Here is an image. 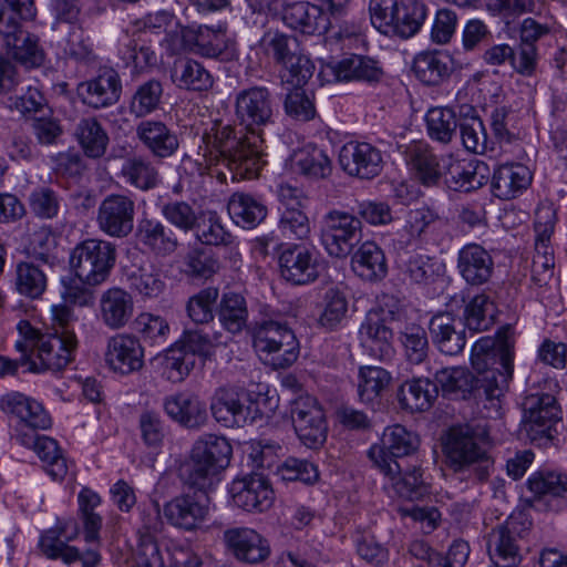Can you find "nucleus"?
<instances>
[{
  "mask_svg": "<svg viewBox=\"0 0 567 567\" xmlns=\"http://www.w3.org/2000/svg\"><path fill=\"white\" fill-rule=\"evenodd\" d=\"M226 29L225 22H218L214 25H198L195 31V43L198 48V53L208 58L218 56L225 45Z\"/></svg>",
  "mask_w": 567,
  "mask_h": 567,
  "instance_id": "obj_62",
  "label": "nucleus"
},
{
  "mask_svg": "<svg viewBox=\"0 0 567 567\" xmlns=\"http://www.w3.org/2000/svg\"><path fill=\"white\" fill-rule=\"evenodd\" d=\"M429 329L433 342L441 352L455 355L464 349L465 337L462 332L455 330V319L451 313L435 315L430 321Z\"/></svg>",
  "mask_w": 567,
  "mask_h": 567,
  "instance_id": "obj_40",
  "label": "nucleus"
},
{
  "mask_svg": "<svg viewBox=\"0 0 567 567\" xmlns=\"http://www.w3.org/2000/svg\"><path fill=\"white\" fill-rule=\"evenodd\" d=\"M75 136L86 156L99 158L104 155L109 136L95 117L82 118L75 128Z\"/></svg>",
  "mask_w": 567,
  "mask_h": 567,
  "instance_id": "obj_51",
  "label": "nucleus"
},
{
  "mask_svg": "<svg viewBox=\"0 0 567 567\" xmlns=\"http://www.w3.org/2000/svg\"><path fill=\"white\" fill-rule=\"evenodd\" d=\"M47 289V277L41 269L28 261L16 268V290L30 299H40Z\"/></svg>",
  "mask_w": 567,
  "mask_h": 567,
  "instance_id": "obj_59",
  "label": "nucleus"
},
{
  "mask_svg": "<svg viewBox=\"0 0 567 567\" xmlns=\"http://www.w3.org/2000/svg\"><path fill=\"white\" fill-rule=\"evenodd\" d=\"M162 374L171 382H182L195 365L194 354L178 343L158 357Z\"/></svg>",
  "mask_w": 567,
  "mask_h": 567,
  "instance_id": "obj_53",
  "label": "nucleus"
},
{
  "mask_svg": "<svg viewBox=\"0 0 567 567\" xmlns=\"http://www.w3.org/2000/svg\"><path fill=\"white\" fill-rule=\"evenodd\" d=\"M101 503V496L89 487L82 488L78 495L79 515L83 526V537L86 543H100L103 518L95 512V508Z\"/></svg>",
  "mask_w": 567,
  "mask_h": 567,
  "instance_id": "obj_44",
  "label": "nucleus"
},
{
  "mask_svg": "<svg viewBox=\"0 0 567 567\" xmlns=\"http://www.w3.org/2000/svg\"><path fill=\"white\" fill-rule=\"evenodd\" d=\"M280 274L293 285L313 282L326 269L319 250H282L279 256Z\"/></svg>",
  "mask_w": 567,
  "mask_h": 567,
  "instance_id": "obj_17",
  "label": "nucleus"
},
{
  "mask_svg": "<svg viewBox=\"0 0 567 567\" xmlns=\"http://www.w3.org/2000/svg\"><path fill=\"white\" fill-rule=\"evenodd\" d=\"M8 53L18 62L27 66L40 65L43 52L39 47L38 38L22 29L3 40Z\"/></svg>",
  "mask_w": 567,
  "mask_h": 567,
  "instance_id": "obj_50",
  "label": "nucleus"
},
{
  "mask_svg": "<svg viewBox=\"0 0 567 567\" xmlns=\"http://www.w3.org/2000/svg\"><path fill=\"white\" fill-rule=\"evenodd\" d=\"M227 549L239 561L257 565L270 555V545L257 530L249 527L229 528L224 533Z\"/></svg>",
  "mask_w": 567,
  "mask_h": 567,
  "instance_id": "obj_20",
  "label": "nucleus"
},
{
  "mask_svg": "<svg viewBox=\"0 0 567 567\" xmlns=\"http://www.w3.org/2000/svg\"><path fill=\"white\" fill-rule=\"evenodd\" d=\"M235 115L245 128V135L264 137L265 128L274 124L271 94L265 86L239 91L235 96Z\"/></svg>",
  "mask_w": 567,
  "mask_h": 567,
  "instance_id": "obj_7",
  "label": "nucleus"
},
{
  "mask_svg": "<svg viewBox=\"0 0 567 567\" xmlns=\"http://www.w3.org/2000/svg\"><path fill=\"white\" fill-rule=\"evenodd\" d=\"M523 406L529 431L546 434L561 419L556 399L551 394H530L524 400Z\"/></svg>",
  "mask_w": 567,
  "mask_h": 567,
  "instance_id": "obj_30",
  "label": "nucleus"
},
{
  "mask_svg": "<svg viewBox=\"0 0 567 567\" xmlns=\"http://www.w3.org/2000/svg\"><path fill=\"white\" fill-rule=\"evenodd\" d=\"M487 551L495 566L516 567L520 564L523 556L513 518L489 533Z\"/></svg>",
  "mask_w": 567,
  "mask_h": 567,
  "instance_id": "obj_23",
  "label": "nucleus"
},
{
  "mask_svg": "<svg viewBox=\"0 0 567 567\" xmlns=\"http://www.w3.org/2000/svg\"><path fill=\"white\" fill-rule=\"evenodd\" d=\"M326 71L333 75L334 81L379 82L383 71L371 58L352 54L334 64H328Z\"/></svg>",
  "mask_w": 567,
  "mask_h": 567,
  "instance_id": "obj_32",
  "label": "nucleus"
},
{
  "mask_svg": "<svg viewBox=\"0 0 567 567\" xmlns=\"http://www.w3.org/2000/svg\"><path fill=\"white\" fill-rule=\"evenodd\" d=\"M353 272L367 281H377L388 272L386 258L383 250H355L351 257Z\"/></svg>",
  "mask_w": 567,
  "mask_h": 567,
  "instance_id": "obj_55",
  "label": "nucleus"
},
{
  "mask_svg": "<svg viewBox=\"0 0 567 567\" xmlns=\"http://www.w3.org/2000/svg\"><path fill=\"white\" fill-rule=\"evenodd\" d=\"M79 91L85 104L94 109H101L118 101L122 84L114 69L102 68L95 78L81 83Z\"/></svg>",
  "mask_w": 567,
  "mask_h": 567,
  "instance_id": "obj_24",
  "label": "nucleus"
},
{
  "mask_svg": "<svg viewBox=\"0 0 567 567\" xmlns=\"http://www.w3.org/2000/svg\"><path fill=\"white\" fill-rule=\"evenodd\" d=\"M79 533L80 529L75 519L58 520L54 527L41 535L40 550L47 558L61 559L66 565L81 561L82 567H97L102 560L99 550L87 549L81 553L78 547L68 544L76 539Z\"/></svg>",
  "mask_w": 567,
  "mask_h": 567,
  "instance_id": "obj_6",
  "label": "nucleus"
},
{
  "mask_svg": "<svg viewBox=\"0 0 567 567\" xmlns=\"http://www.w3.org/2000/svg\"><path fill=\"white\" fill-rule=\"evenodd\" d=\"M405 161L415 178L425 186L436 185L442 177V162H437L425 144L414 143L408 146Z\"/></svg>",
  "mask_w": 567,
  "mask_h": 567,
  "instance_id": "obj_35",
  "label": "nucleus"
},
{
  "mask_svg": "<svg viewBox=\"0 0 567 567\" xmlns=\"http://www.w3.org/2000/svg\"><path fill=\"white\" fill-rule=\"evenodd\" d=\"M282 20L289 28L305 34H320L329 29L323 10L303 1L287 4L282 11Z\"/></svg>",
  "mask_w": 567,
  "mask_h": 567,
  "instance_id": "obj_29",
  "label": "nucleus"
},
{
  "mask_svg": "<svg viewBox=\"0 0 567 567\" xmlns=\"http://www.w3.org/2000/svg\"><path fill=\"white\" fill-rule=\"evenodd\" d=\"M265 138L258 135H245L244 143L231 153L225 165L234 179H252L266 164Z\"/></svg>",
  "mask_w": 567,
  "mask_h": 567,
  "instance_id": "obj_22",
  "label": "nucleus"
},
{
  "mask_svg": "<svg viewBox=\"0 0 567 567\" xmlns=\"http://www.w3.org/2000/svg\"><path fill=\"white\" fill-rule=\"evenodd\" d=\"M172 80L178 87L194 91H207L213 85L210 73L203 64L192 59L175 62Z\"/></svg>",
  "mask_w": 567,
  "mask_h": 567,
  "instance_id": "obj_46",
  "label": "nucleus"
},
{
  "mask_svg": "<svg viewBox=\"0 0 567 567\" xmlns=\"http://www.w3.org/2000/svg\"><path fill=\"white\" fill-rule=\"evenodd\" d=\"M104 359L113 372L127 375L143 368L144 349L135 336L117 333L107 340Z\"/></svg>",
  "mask_w": 567,
  "mask_h": 567,
  "instance_id": "obj_16",
  "label": "nucleus"
},
{
  "mask_svg": "<svg viewBox=\"0 0 567 567\" xmlns=\"http://www.w3.org/2000/svg\"><path fill=\"white\" fill-rule=\"evenodd\" d=\"M136 238L140 244L153 248H169L178 245V239L174 231L154 219H142L138 223Z\"/></svg>",
  "mask_w": 567,
  "mask_h": 567,
  "instance_id": "obj_60",
  "label": "nucleus"
},
{
  "mask_svg": "<svg viewBox=\"0 0 567 567\" xmlns=\"http://www.w3.org/2000/svg\"><path fill=\"white\" fill-rule=\"evenodd\" d=\"M362 239L361 221L354 216L334 210L324 217L321 243L326 248L332 246L353 248L358 245H361L360 248H365L371 244L369 240L362 241Z\"/></svg>",
  "mask_w": 567,
  "mask_h": 567,
  "instance_id": "obj_19",
  "label": "nucleus"
},
{
  "mask_svg": "<svg viewBox=\"0 0 567 567\" xmlns=\"http://www.w3.org/2000/svg\"><path fill=\"white\" fill-rule=\"evenodd\" d=\"M31 450L42 461L44 470L53 480H62L66 475V460L54 439L43 435Z\"/></svg>",
  "mask_w": 567,
  "mask_h": 567,
  "instance_id": "obj_58",
  "label": "nucleus"
},
{
  "mask_svg": "<svg viewBox=\"0 0 567 567\" xmlns=\"http://www.w3.org/2000/svg\"><path fill=\"white\" fill-rule=\"evenodd\" d=\"M135 134L155 158H168L179 147L176 133L162 121L143 120L136 125Z\"/></svg>",
  "mask_w": 567,
  "mask_h": 567,
  "instance_id": "obj_25",
  "label": "nucleus"
},
{
  "mask_svg": "<svg viewBox=\"0 0 567 567\" xmlns=\"http://www.w3.org/2000/svg\"><path fill=\"white\" fill-rule=\"evenodd\" d=\"M260 45L264 52L281 68L300 53L297 39L279 31L266 32L260 40Z\"/></svg>",
  "mask_w": 567,
  "mask_h": 567,
  "instance_id": "obj_56",
  "label": "nucleus"
},
{
  "mask_svg": "<svg viewBox=\"0 0 567 567\" xmlns=\"http://www.w3.org/2000/svg\"><path fill=\"white\" fill-rule=\"evenodd\" d=\"M396 261L415 282H424L443 272V264L440 260L417 254L415 250H399Z\"/></svg>",
  "mask_w": 567,
  "mask_h": 567,
  "instance_id": "obj_49",
  "label": "nucleus"
},
{
  "mask_svg": "<svg viewBox=\"0 0 567 567\" xmlns=\"http://www.w3.org/2000/svg\"><path fill=\"white\" fill-rule=\"evenodd\" d=\"M291 419L299 440L310 449L321 446L327 439V421L323 409L316 398H298L292 405Z\"/></svg>",
  "mask_w": 567,
  "mask_h": 567,
  "instance_id": "obj_11",
  "label": "nucleus"
},
{
  "mask_svg": "<svg viewBox=\"0 0 567 567\" xmlns=\"http://www.w3.org/2000/svg\"><path fill=\"white\" fill-rule=\"evenodd\" d=\"M210 411L214 419L226 427L252 423L260 414L249 393L234 388L218 389L213 396Z\"/></svg>",
  "mask_w": 567,
  "mask_h": 567,
  "instance_id": "obj_9",
  "label": "nucleus"
},
{
  "mask_svg": "<svg viewBox=\"0 0 567 567\" xmlns=\"http://www.w3.org/2000/svg\"><path fill=\"white\" fill-rule=\"evenodd\" d=\"M134 329L145 342L151 344L164 343L169 333L166 319L151 312L140 313L134 321Z\"/></svg>",
  "mask_w": 567,
  "mask_h": 567,
  "instance_id": "obj_64",
  "label": "nucleus"
},
{
  "mask_svg": "<svg viewBox=\"0 0 567 567\" xmlns=\"http://www.w3.org/2000/svg\"><path fill=\"white\" fill-rule=\"evenodd\" d=\"M138 431L144 445L152 452H159L166 436V426L156 411L145 410L138 416Z\"/></svg>",
  "mask_w": 567,
  "mask_h": 567,
  "instance_id": "obj_61",
  "label": "nucleus"
},
{
  "mask_svg": "<svg viewBox=\"0 0 567 567\" xmlns=\"http://www.w3.org/2000/svg\"><path fill=\"white\" fill-rule=\"evenodd\" d=\"M76 317L72 308L54 305L51 308V332L42 333L29 321L21 320L18 326L20 340L16 348L28 353L29 370L35 373L64 370L75 359L79 340L73 329Z\"/></svg>",
  "mask_w": 567,
  "mask_h": 567,
  "instance_id": "obj_2",
  "label": "nucleus"
},
{
  "mask_svg": "<svg viewBox=\"0 0 567 567\" xmlns=\"http://www.w3.org/2000/svg\"><path fill=\"white\" fill-rule=\"evenodd\" d=\"M163 409L173 421L189 429L200 427L207 420L205 403L192 394L169 395L165 398Z\"/></svg>",
  "mask_w": 567,
  "mask_h": 567,
  "instance_id": "obj_28",
  "label": "nucleus"
},
{
  "mask_svg": "<svg viewBox=\"0 0 567 567\" xmlns=\"http://www.w3.org/2000/svg\"><path fill=\"white\" fill-rule=\"evenodd\" d=\"M208 491L196 489L172 498L163 506V516L166 520L181 529L194 530L208 517Z\"/></svg>",
  "mask_w": 567,
  "mask_h": 567,
  "instance_id": "obj_12",
  "label": "nucleus"
},
{
  "mask_svg": "<svg viewBox=\"0 0 567 567\" xmlns=\"http://www.w3.org/2000/svg\"><path fill=\"white\" fill-rule=\"evenodd\" d=\"M509 327L498 332V342L492 337H482L473 348L471 362L477 377L462 367L443 368L434 375L436 383L446 394L465 398L474 389L483 390L491 406L499 409L501 398L508 388L514 372V341Z\"/></svg>",
  "mask_w": 567,
  "mask_h": 567,
  "instance_id": "obj_1",
  "label": "nucleus"
},
{
  "mask_svg": "<svg viewBox=\"0 0 567 567\" xmlns=\"http://www.w3.org/2000/svg\"><path fill=\"white\" fill-rule=\"evenodd\" d=\"M163 87L161 82L150 80L140 85L132 96L130 111L136 117H143L154 112L161 102Z\"/></svg>",
  "mask_w": 567,
  "mask_h": 567,
  "instance_id": "obj_63",
  "label": "nucleus"
},
{
  "mask_svg": "<svg viewBox=\"0 0 567 567\" xmlns=\"http://www.w3.org/2000/svg\"><path fill=\"white\" fill-rule=\"evenodd\" d=\"M244 138L245 134L238 136L231 125L215 123L202 136V145L225 163L231 153L244 143Z\"/></svg>",
  "mask_w": 567,
  "mask_h": 567,
  "instance_id": "obj_43",
  "label": "nucleus"
},
{
  "mask_svg": "<svg viewBox=\"0 0 567 567\" xmlns=\"http://www.w3.org/2000/svg\"><path fill=\"white\" fill-rule=\"evenodd\" d=\"M339 162L349 175L363 179L378 176L383 168L381 151L365 142H350L343 145Z\"/></svg>",
  "mask_w": 567,
  "mask_h": 567,
  "instance_id": "obj_18",
  "label": "nucleus"
},
{
  "mask_svg": "<svg viewBox=\"0 0 567 567\" xmlns=\"http://www.w3.org/2000/svg\"><path fill=\"white\" fill-rule=\"evenodd\" d=\"M35 16L33 0H0V35L7 39L19 32L22 20H31Z\"/></svg>",
  "mask_w": 567,
  "mask_h": 567,
  "instance_id": "obj_48",
  "label": "nucleus"
},
{
  "mask_svg": "<svg viewBox=\"0 0 567 567\" xmlns=\"http://www.w3.org/2000/svg\"><path fill=\"white\" fill-rule=\"evenodd\" d=\"M429 136L439 143L449 144L458 127L457 116L450 107H432L425 115Z\"/></svg>",
  "mask_w": 567,
  "mask_h": 567,
  "instance_id": "obj_52",
  "label": "nucleus"
},
{
  "mask_svg": "<svg viewBox=\"0 0 567 567\" xmlns=\"http://www.w3.org/2000/svg\"><path fill=\"white\" fill-rule=\"evenodd\" d=\"M392 381L391 373L381 367H361L358 372V394L362 402L380 398Z\"/></svg>",
  "mask_w": 567,
  "mask_h": 567,
  "instance_id": "obj_54",
  "label": "nucleus"
},
{
  "mask_svg": "<svg viewBox=\"0 0 567 567\" xmlns=\"http://www.w3.org/2000/svg\"><path fill=\"white\" fill-rule=\"evenodd\" d=\"M134 312L132 295L123 288L112 287L102 292L99 299V316L111 330L124 328Z\"/></svg>",
  "mask_w": 567,
  "mask_h": 567,
  "instance_id": "obj_26",
  "label": "nucleus"
},
{
  "mask_svg": "<svg viewBox=\"0 0 567 567\" xmlns=\"http://www.w3.org/2000/svg\"><path fill=\"white\" fill-rule=\"evenodd\" d=\"M252 347L259 359L275 370L291 367L300 353L293 331L275 320H265L255 327Z\"/></svg>",
  "mask_w": 567,
  "mask_h": 567,
  "instance_id": "obj_5",
  "label": "nucleus"
},
{
  "mask_svg": "<svg viewBox=\"0 0 567 567\" xmlns=\"http://www.w3.org/2000/svg\"><path fill=\"white\" fill-rule=\"evenodd\" d=\"M229 494L235 506L247 512H266L275 501L269 481L261 474H250L234 480Z\"/></svg>",
  "mask_w": 567,
  "mask_h": 567,
  "instance_id": "obj_14",
  "label": "nucleus"
},
{
  "mask_svg": "<svg viewBox=\"0 0 567 567\" xmlns=\"http://www.w3.org/2000/svg\"><path fill=\"white\" fill-rule=\"evenodd\" d=\"M532 183V173L527 166L518 163L499 165L493 174L492 189L501 199H512Z\"/></svg>",
  "mask_w": 567,
  "mask_h": 567,
  "instance_id": "obj_33",
  "label": "nucleus"
},
{
  "mask_svg": "<svg viewBox=\"0 0 567 567\" xmlns=\"http://www.w3.org/2000/svg\"><path fill=\"white\" fill-rule=\"evenodd\" d=\"M493 260L487 250H460L458 269L471 285H483L492 276Z\"/></svg>",
  "mask_w": 567,
  "mask_h": 567,
  "instance_id": "obj_47",
  "label": "nucleus"
},
{
  "mask_svg": "<svg viewBox=\"0 0 567 567\" xmlns=\"http://www.w3.org/2000/svg\"><path fill=\"white\" fill-rule=\"evenodd\" d=\"M427 16L426 6L420 0H401L395 12L392 33L389 37L409 39L422 28Z\"/></svg>",
  "mask_w": 567,
  "mask_h": 567,
  "instance_id": "obj_42",
  "label": "nucleus"
},
{
  "mask_svg": "<svg viewBox=\"0 0 567 567\" xmlns=\"http://www.w3.org/2000/svg\"><path fill=\"white\" fill-rule=\"evenodd\" d=\"M120 176L128 185L147 192L161 184V174L155 164L141 155L126 158L121 167Z\"/></svg>",
  "mask_w": 567,
  "mask_h": 567,
  "instance_id": "obj_38",
  "label": "nucleus"
},
{
  "mask_svg": "<svg viewBox=\"0 0 567 567\" xmlns=\"http://www.w3.org/2000/svg\"><path fill=\"white\" fill-rule=\"evenodd\" d=\"M70 267L89 286H97L110 276L115 264L114 250H72Z\"/></svg>",
  "mask_w": 567,
  "mask_h": 567,
  "instance_id": "obj_21",
  "label": "nucleus"
},
{
  "mask_svg": "<svg viewBox=\"0 0 567 567\" xmlns=\"http://www.w3.org/2000/svg\"><path fill=\"white\" fill-rule=\"evenodd\" d=\"M227 209L234 223L243 228H252L267 216L266 205L257 197L246 193H234Z\"/></svg>",
  "mask_w": 567,
  "mask_h": 567,
  "instance_id": "obj_39",
  "label": "nucleus"
},
{
  "mask_svg": "<svg viewBox=\"0 0 567 567\" xmlns=\"http://www.w3.org/2000/svg\"><path fill=\"white\" fill-rule=\"evenodd\" d=\"M497 312V306L488 295L477 293L465 303L464 324L473 332L487 331L495 324Z\"/></svg>",
  "mask_w": 567,
  "mask_h": 567,
  "instance_id": "obj_41",
  "label": "nucleus"
},
{
  "mask_svg": "<svg viewBox=\"0 0 567 567\" xmlns=\"http://www.w3.org/2000/svg\"><path fill=\"white\" fill-rule=\"evenodd\" d=\"M135 202L131 196L111 194L99 206L97 223L107 235L122 238L133 230Z\"/></svg>",
  "mask_w": 567,
  "mask_h": 567,
  "instance_id": "obj_15",
  "label": "nucleus"
},
{
  "mask_svg": "<svg viewBox=\"0 0 567 567\" xmlns=\"http://www.w3.org/2000/svg\"><path fill=\"white\" fill-rule=\"evenodd\" d=\"M290 167L292 172L312 179L326 178L332 171L331 159L328 154L312 144H308L292 153L290 156Z\"/></svg>",
  "mask_w": 567,
  "mask_h": 567,
  "instance_id": "obj_36",
  "label": "nucleus"
},
{
  "mask_svg": "<svg viewBox=\"0 0 567 567\" xmlns=\"http://www.w3.org/2000/svg\"><path fill=\"white\" fill-rule=\"evenodd\" d=\"M453 69V58L444 50L421 52L413 62L415 76L426 85L443 83L451 76Z\"/></svg>",
  "mask_w": 567,
  "mask_h": 567,
  "instance_id": "obj_31",
  "label": "nucleus"
},
{
  "mask_svg": "<svg viewBox=\"0 0 567 567\" xmlns=\"http://www.w3.org/2000/svg\"><path fill=\"white\" fill-rule=\"evenodd\" d=\"M489 449L487 431L468 425L452 427L443 445L451 468L478 482L486 481L494 468Z\"/></svg>",
  "mask_w": 567,
  "mask_h": 567,
  "instance_id": "obj_3",
  "label": "nucleus"
},
{
  "mask_svg": "<svg viewBox=\"0 0 567 567\" xmlns=\"http://www.w3.org/2000/svg\"><path fill=\"white\" fill-rule=\"evenodd\" d=\"M526 501L535 507L560 512L567 508V475L542 470L533 473L526 482Z\"/></svg>",
  "mask_w": 567,
  "mask_h": 567,
  "instance_id": "obj_10",
  "label": "nucleus"
},
{
  "mask_svg": "<svg viewBox=\"0 0 567 567\" xmlns=\"http://www.w3.org/2000/svg\"><path fill=\"white\" fill-rule=\"evenodd\" d=\"M383 475L389 478L392 488L402 498L420 499L430 492L429 484L417 465H411L402 472L398 464V470L394 473Z\"/></svg>",
  "mask_w": 567,
  "mask_h": 567,
  "instance_id": "obj_45",
  "label": "nucleus"
},
{
  "mask_svg": "<svg viewBox=\"0 0 567 567\" xmlns=\"http://www.w3.org/2000/svg\"><path fill=\"white\" fill-rule=\"evenodd\" d=\"M437 396V386L427 378H414L405 381L399 389L401 406L411 412L429 410Z\"/></svg>",
  "mask_w": 567,
  "mask_h": 567,
  "instance_id": "obj_37",
  "label": "nucleus"
},
{
  "mask_svg": "<svg viewBox=\"0 0 567 567\" xmlns=\"http://www.w3.org/2000/svg\"><path fill=\"white\" fill-rule=\"evenodd\" d=\"M363 347L379 360H388L393 353L392 330L388 328L378 313H369L360 328Z\"/></svg>",
  "mask_w": 567,
  "mask_h": 567,
  "instance_id": "obj_34",
  "label": "nucleus"
},
{
  "mask_svg": "<svg viewBox=\"0 0 567 567\" xmlns=\"http://www.w3.org/2000/svg\"><path fill=\"white\" fill-rule=\"evenodd\" d=\"M419 443L417 435L403 425H390L384 429L380 444L369 449L368 456L382 474H392L398 470L395 458L412 454Z\"/></svg>",
  "mask_w": 567,
  "mask_h": 567,
  "instance_id": "obj_8",
  "label": "nucleus"
},
{
  "mask_svg": "<svg viewBox=\"0 0 567 567\" xmlns=\"http://www.w3.org/2000/svg\"><path fill=\"white\" fill-rule=\"evenodd\" d=\"M0 404L3 412L17 419V423H28L41 429H49L52 424L43 405L23 393H8L1 398Z\"/></svg>",
  "mask_w": 567,
  "mask_h": 567,
  "instance_id": "obj_27",
  "label": "nucleus"
},
{
  "mask_svg": "<svg viewBox=\"0 0 567 567\" xmlns=\"http://www.w3.org/2000/svg\"><path fill=\"white\" fill-rule=\"evenodd\" d=\"M219 321L223 327L231 332L238 333L246 326L248 310L245 298L235 292L224 293L219 305Z\"/></svg>",
  "mask_w": 567,
  "mask_h": 567,
  "instance_id": "obj_57",
  "label": "nucleus"
},
{
  "mask_svg": "<svg viewBox=\"0 0 567 567\" xmlns=\"http://www.w3.org/2000/svg\"><path fill=\"white\" fill-rule=\"evenodd\" d=\"M233 449L224 436L206 434L193 445L189 461L182 467L184 483L194 489L210 491L230 462Z\"/></svg>",
  "mask_w": 567,
  "mask_h": 567,
  "instance_id": "obj_4",
  "label": "nucleus"
},
{
  "mask_svg": "<svg viewBox=\"0 0 567 567\" xmlns=\"http://www.w3.org/2000/svg\"><path fill=\"white\" fill-rule=\"evenodd\" d=\"M442 177L455 192H472L487 184L489 168L478 159H460L453 155L442 157Z\"/></svg>",
  "mask_w": 567,
  "mask_h": 567,
  "instance_id": "obj_13",
  "label": "nucleus"
}]
</instances>
